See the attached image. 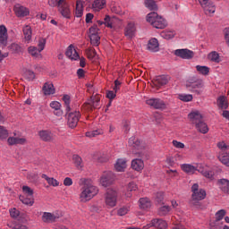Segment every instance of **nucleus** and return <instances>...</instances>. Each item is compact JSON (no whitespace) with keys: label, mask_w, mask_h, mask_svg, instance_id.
<instances>
[{"label":"nucleus","mask_w":229,"mask_h":229,"mask_svg":"<svg viewBox=\"0 0 229 229\" xmlns=\"http://www.w3.org/2000/svg\"><path fill=\"white\" fill-rule=\"evenodd\" d=\"M79 185L81 186L79 199L81 203H87L96 198L97 194H99V188L94 185L90 179L81 178L79 181Z\"/></svg>","instance_id":"obj_1"},{"label":"nucleus","mask_w":229,"mask_h":229,"mask_svg":"<svg viewBox=\"0 0 229 229\" xmlns=\"http://www.w3.org/2000/svg\"><path fill=\"white\" fill-rule=\"evenodd\" d=\"M186 89L190 92H193V94L200 96V94H203V90L205 89V82L199 78L193 77L186 81Z\"/></svg>","instance_id":"obj_2"},{"label":"nucleus","mask_w":229,"mask_h":229,"mask_svg":"<svg viewBox=\"0 0 229 229\" xmlns=\"http://www.w3.org/2000/svg\"><path fill=\"white\" fill-rule=\"evenodd\" d=\"M146 20L147 22H149L157 30H165V28H167V21L161 15H158L157 13H149L147 14Z\"/></svg>","instance_id":"obj_3"},{"label":"nucleus","mask_w":229,"mask_h":229,"mask_svg":"<svg viewBox=\"0 0 229 229\" xmlns=\"http://www.w3.org/2000/svg\"><path fill=\"white\" fill-rule=\"evenodd\" d=\"M129 147L131 148V153L136 155L140 158L144 157V150L146 149V143L140 141L139 139L135 137H131L129 139Z\"/></svg>","instance_id":"obj_4"},{"label":"nucleus","mask_w":229,"mask_h":229,"mask_svg":"<svg viewBox=\"0 0 229 229\" xmlns=\"http://www.w3.org/2000/svg\"><path fill=\"white\" fill-rule=\"evenodd\" d=\"M117 198H119L117 190L108 189L104 195L106 208H114V207H117Z\"/></svg>","instance_id":"obj_5"},{"label":"nucleus","mask_w":229,"mask_h":229,"mask_svg":"<svg viewBox=\"0 0 229 229\" xmlns=\"http://www.w3.org/2000/svg\"><path fill=\"white\" fill-rule=\"evenodd\" d=\"M191 192L192 205H196L194 201H201L207 198V191L203 189H199V185L198 183H194L191 186Z\"/></svg>","instance_id":"obj_6"},{"label":"nucleus","mask_w":229,"mask_h":229,"mask_svg":"<svg viewBox=\"0 0 229 229\" xmlns=\"http://www.w3.org/2000/svg\"><path fill=\"white\" fill-rule=\"evenodd\" d=\"M115 182V174L112 171L104 172L100 177V185L102 187H110Z\"/></svg>","instance_id":"obj_7"},{"label":"nucleus","mask_w":229,"mask_h":229,"mask_svg":"<svg viewBox=\"0 0 229 229\" xmlns=\"http://www.w3.org/2000/svg\"><path fill=\"white\" fill-rule=\"evenodd\" d=\"M205 15H213L216 13V5L211 0H198Z\"/></svg>","instance_id":"obj_8"},{"label":"nucleus","mask_w":229,"mask_h":229,"mask_svg":"<svg viewBox=\"0 0 229 229\" xmlns=\"http://www.w3.org/2000/svg\"><path fill=\"white\" fill-rule=\"evenodd\" d=\"M146 105H148V106L156 110H165V108H167L165 102L160 98H148L146 100Z\"/></svg>","instance_id":"obj_9"},{"label":"nucleus","mask_w":229,"mask_h":229,"mask_svg":"<svg viewBox=\"0 0 229 229\" xmlns=\"http://www.w3.org/2000/svg\"><path fill=\"white\" fill-rule=\"evenodd\" d=\"M81 117V114L80 111H73L68 114V126L70 128H76L78 126V123H80V118Z\"/></svg>","instance_id":"obj_10"},{"label":"nucleus","mask_w":229,"mask_h":229,"mask_svg":"<svg viewBox=\"0 0 229 229\" xmlns=\"http://www.w3.org/2000/svg\"><path fill=\"white\" fill-rule=\"evenodd\" d=\"M174 55L179 58H182V60H192L194 58V52L188 48L176 49Z\"/></svg>","instance_id":"obj_11"},{"label":"nucleus","mask_w":229,"mask_h":229,"mask_svg":"<svg viewBox=\"0 0 229 229\" xmlns=\"http://www.w3.org/2000/svg\"><path fill=\"white\" fill-rule=\"evenodd\" d=\"M153 226L155 228L165 229V228H167V222H165V220H162V219L155 218V219H152L151 222L149 224H148L147 225H145L143 228L149 229Z\"/></svg>","instance_id":"obj_12"},{"label":"nucleus","mask_w":229,"mask_h":229,"mask_svg":"<svg viewBox=\"0 0 229 229\" xmlns=\"http://www.w3.org/2000/svg\"><path fill=\"white\" fill-rule=\"evenodd\" d=\"M0 46H8V29L4 25H0Z\"/></svg>","instance_id":"obj_13"},{"label":"nucleus","mask_w":229,"mask_h":229,"mask_svg":"<svg viewBox=\"0 0 229 229\" xmlns=\"http://www.w3.org/2000/svg\"><path fill=\"white\" fill-rule=\"evenodd\" d=\"M131 167L137 173H142L144 170V160L142 158H134L131 162Z\"/></svg>","instance_id":"obj_14"},{"label":"nucleus","mask_w":229,"mask_h":229,"mask_svg":"<svg viewBox=\"0 0 229 229\" xmlns=\"http://www.w3.org/2000/svg\"><path fill=\"white\" fill-rule=\"evenodd\" d=\"M14 13L17 17H28L30 9L18 4L14 5Z\"/></svg>","instance_id":"obj_15"},{"label":"nucleus","mask_w":229,"mask_h":229,"mask_svg":"<svg viewBox=\"0 0 229 229\" xmlns=\"http://www.w3.org/2000/svg\"><path fill=\"white\" fill-rule=\"evenodd\" d=\"M137 33V27H135V22H129L124 30V35L127 38H133Z\"/></svg>","instance_id":"obj_16"},{"label":"nucleus","mask_w":229,"mask_h":229,"mask_svg":"<svg viewBox=\"0 0 229 229\" xmlns=\"http://www.w3.org/2000/svg\"><path fill=\"white\" fill-rule=\"evenodd\" d=\"M188 117L191 123H192V124H195V126L199 124V123H201V121H203V115L199 111H192L188 114Z\"/></svg>","instance_id":"obj_17"},{"label":"nucleus","mask_w":229,"mask_h":229,"mask_svg":"<svg viewBox=\"0 0 229 229\" xmlns=\"http://www.w3.org/2000/svg\"><path fill=\"white\" fill-rule=\"evenodd\" d=\"M65 55L67 58H69L70 60H73V61L80 60V54H78V52L76 51V48H74V46L72 45H70L67 47Z\"/></svg>","instance_id":"obj_18"},{"label":"nucleus","mask_w":229,"mask_h":229,"mask_svg":"<svg viewBox=\"0 0 229 229\" xmlns=\"http://www.w3.org/2000/svg\"><path fill=\"white\" fill-rule=\"evenodd\" d=\"M139 189V187L137 186V183H135L134 182H131L127 184L126 186V191L124 192V196L127 199H130L132 198L133 193L131 192H135V191H137Z\"/></svg>","instance_id":"obj_19"},{"label":"nucleus","mask_w":229,"mask_h":229,"mask_svg":"<svg viewBox=\"0 0 229 229\" xmlns=\"http://www.w3.org/2000/svg\"><path fill=\"white\" fill-rule=\"evenodd\" d=\"M168 81H169L167 80L165 75H159L154 79L152 83L153 87H155L156 89H160L161 87H163V85H167Z\"/></svg>","instance_id":"obj_20"},{"label":"nucleus","mask_w":229,"mask_h":229,"mask_svg":"<svg viewBox=\"0 0 229 229\" xmlns=\"http://www.w3.org/2000/svg\"><path fill=\"white\" fill-rule=\"evenodd\" d=\"M198 172L200 173V174H202L204 178H207V180H209L210 182L214 180V176H215L214 171L204 168L201 165H199Z\"/></svg>","instance_id":"obj_21"},{"label":"nucleus","mask_w":229,"mask_h":229,"mask_svg":"<svg viewBox=\"0 0 229 229\" xmlns=\"http://www.w3.org/2000/svg\"><path fill=\"white\" fill-rule=\"evenodd\" d=\"M43 94L45 96H53L56 92V89H55V85H53V82L48 81L45 82L42 88Z\"/></svg>","instance_id":"obj_22"},{"label":"nucleus","mask_w":229,"mask_h":229,"mask_svg":"<svg viewBox=\"0 0 229 229\" xmlns=\"http://www.w3.org/2000/svg\"><path fill=\"white\" fill-rule=\"evenodd\" d=\"M148 49L151 51V53H158L160 51V44L158 43V39L156 38H152L148 40Z\"/></svg>","instance_id":"obj_23"},{"label":"nucleus","mask_w":229,"mask_h":229,"mask_svg":"<svg viewBox=\"0 0 229 229\" xmlns=\"http://www.w3.org/2000/svg\"><path fill=\"white\" fill-rule=\"evenodd\" d=\"M58 8L61 15H63L64 19H69L71 17V8L67 2H64L61 5H58Z\"/></svg>","instance_id":"obj_24"},{"label":"nucleus","mask_w":229,"mask_h":229,"mask_svg":"<svg viewBox=\"0 0 229 229\" xmlns=\"http://www.w3.org/2000/svg\"><path fill=\"white\" fill-rule=\"evenodd\" d=\"M181 169L183 171V173H186V174H194V173L199 169V165L194 166L191 164H182L181 165Z\"/></svg>","instance_id":"obj_25"},{"label":"nucleus","mask_w":229,"mask_h":229,"mask_svg":"<svg viewBox=\"0 0 229 229\" xmlns=\"http://www.w3.org/2000/svg\"><path fill=\"white\" fill-rule=\"evenodd\" d=\"M126 158H119L116 160L114 164V169L118 173H124V169H126L127 165H126Z\"/></svg>","instance_id":"obj_26"},{"label":"nucleus","mask_w":229,"mask_h":229,"mask_svg":"<svg viewBox=\"0 0 229 229\" xmlns=\"http://www.w3.org/2000/svg\"><path fill=\"white\" fill-rule=\"evenodd\" d=\"M106 6V0H94L91 10L93 12H101Z\"/></svg>","instance_id":"obj_27"},{"label":"nucleus","mask_w":229,"mask_h":229,"mask_svg":"<svg viewBox=\"0 0 229 229\" xmlns=\"http://www.w3.org/2000/svg\"><path fill=\"white\" fill-rule=\"evenodd\" d=\"M56 219H58V216L51 212H44L41 216L43 223H55Z\"/></svg>","instance_id":"obj_28"},{"label":"nucleus","mask_w":229,"mask_h":229,"mask_svg":"<svg viewBox=\"0 0 229 229\" xmlns=\"http://www.w3.org/2000/svg\"><path fill=\"white\" fill-rule=\"evenodd\" d=\"M26 142V138L9 137L7 139L9 146H16L17 144L24 145Z\"/></svg>","instance_id":"obj_29"},{"label":"nucleus","mask_w":229,"mask_h":229,"mask_svg":"<svg viewBox=\"0 0 229 229\" xmlns=\"http://www.w3.org/2000/svg\"><path fill=\"white\" fill-rule=\"evenodd\" d=\"M139 207L141 210L151 208V200L148 197H143L139 199Z\"/></svg>","instance_id":"obj_30"},{"label":"nucleus","mask_w":229,"mask_h":229,"mask_svg":"<svg viewBox=\"0 0 229 229\" xmlns=\"http://www.w3.org/2000/svg\"><path fill=\"white\" fill-rule=\"evenodd\" d=\"M38 135L44 142H51L53 140V133L49 131H39Z\"/></svg>","instance_id":"obj_31"},{"label":"nucleus","mask_w":229,"mask_h":229,"mask_svg":"<svg viewBox=\"0 0 229 229\" xmlns=\"http://www.w3.org/2000/svg\"><path fill=\"white\" fill-rule=\"evenodd\" d=\"M217 158L221 164L229 167V153L228 152H218Z\"/></svg>","instance_id":"obj_32"},{"label":"nucleus","mask_w":229,"mask_h":229,"mask_svg":"<svg viewBox=\"0 0 229 229\" xmlns=\"http://www.w3.org/2000/svg\"><path fill=\"white\" fill-rule=\"evenodd\" d=\"M216 105L218 108H221V110H226V108H228V98L225 96L218 97Z\"/></svg>","instance_id":"obj_33"},{"label":"nucleus","mask_w":229,"mask_h":229,"mask_svg":"<svg viewBox=\"0 0 229 229\" xmlns=\"http://www.w3.org/2000/svg\"><path fill=\"white\" fill-rule=\"evenodd\" d=\"M28 53L29 55H31L33 58H42V54L40 50L35 46L29 47Z\"/></svg>","instance_id":"obj_34"},{"label":"nucleus","mask_w":229,"mask_h":229,"mask_svg":"<svg viewBox=\"0 0 229 229\" xmlns=\"http://www.w3.org/2000/svg\"><path fill=\"white\" fill-rule=\"evenodd\" d=\"M218 183L222 192H224L225 194H229V180L220 179Z\"/></svg>","instance_id":"obj_35"},{"label":"nucleus","mask_w":229,"mask_h":229,"mask_svg":"<svg viewBox=\"0 0 229 229\" xmlns=\"http://www.w3.org/2000/svg\"><path fill=\"white\" fill-rule=\"evenodd\" d=\"M41 178H44V180H46L48 185L51 187H58V185H60V182H58V180L55 179L54 177H49L46 174H43Z\"/></svg>","instance_id":"obj_36"},{"label":"nucleus","mask_w":229,"mask_h":229,"mask_svg":"<svg viewBox=\"0 0 229 229\" xmlns=\"http://www.w3.org/2000/svg\"><path fill=\"white\" fill-rule=\"evenodd\" d=\"M72 163L74 164L75 167L80 171L83 169V159H81V157L78 155H73Z\"/></svg>","instance_id":"obj_37"},{"label":"nucleus","mask_w":229,"mask_h":229,"mask_svg":"<svg viewBox=\"0 0 229 229\" xmlns=\"http://www.w3.org/2000/svg\"><path fill=\"white\" fill-rule=\"evenodd\" d=\"M144 6L150 10V12H157L158 10V5H157V2L154 0H145Z\"/></svg>","instance_id":"obj_38"},{"label":"nucleus","mask_w":229,"mask_h":229,"mask_svg":"<svg viewBox=\"0 0 229 229\" xmlns=\"http://www.w3.org/2000/svg\"><path fill=\"white\" fill-rule=\"evenodd\" d=\"M83 0L76 1L75 17L83 16Z\"/></svg>","instance_id":"obj_39"},{"label":"nucleus","mask_w":229,"mask_h":229,"mask_svg":"<svg viewBox=\"0 0 229 229\" xmlns=\"http://www.w3.org/2000/svg\"><path fill=\"white\" fill-rule=\"evenodd\" d=\"M176 32L174 30H163L160 33L162 38H165V40H171V38H174Z\"/></svg>","instance_id":"obj_40"},{"label":"nucleus","mask_w":229,"mask_h":229,"mask_svg":"<svg viewBox=\"0 0 229 229\" xmlns=\"http://www.w3.org/2000/svg\"><path fill=\"white\" fill-rule=\"evenodd\" d=\"M216 148L219 149V153H228L229 145L225 140L218 141Z\"/></svg>","instance_id":"obj_41"},{"label":"nucleus","mask_w":229,"mask_h":229,"mask_svg":"<svg viewBox=\"0 0 229 229\" xmlns=\"http://www.w3.org/2000/svg\"><path fill=\"white\" fill-rule=\"evenodd\" d=\"M177 98H179L180 101H183V103H189L194 99V97L192 94L180 93L177 95Z\"/></svg>","instance_id":"obj_42"},{"label":"nucleus","mask_w":229,"mask_h":229,"mask_svg":"<svg viewBox=\"0 0 229 229\" xmlns=\"http://www.w3.org/2000/svg\"><path fill=\"white\" fill-rule=\"evenodd\" d=\"M196 130H198L199 131V133H208V125H207L205 123V122L201 121L199 123H197L196 125Z\"/></svg>","instance_id":"obj_43"},{"label":"nucleus","mask_w":229,"mask_h":229,"mask_svg":"<svg viewBox=\"0 0 229 229\" xmlns=\"http://www.w3.org/2000/svg\"><path fill=\"white\" fill-rule=\"evenodd\" d=\"M23 35L27 42H30L31 40L32 30L30 25H25L23 27Z\"/></svg>","instance_id":"obj_44"},{"label":"nucleus","mask_w":229,"mask_h":229,"mask_svg":"<svg viewBox=\"0 0 229 229\" xmlns=\"http://www.w3.org/2000/svg\"><path fill=\"white\" fill-rule=\"evenodd\" d=\"M8 49L12 51L14 55H19L20 53H22V47L17 43H12L9 47Z\"/></svg>","instance_id":"obj_45"},{"label":"nucleus","mask_w":229,"mask_h":229,"mask_svg":"<svg viewBox=\"0 0 229 229\" xmlns=\"http://www.w3.org/2000/svg\"><path fill=\"white\" fill-rule=\"evenodd\" d=\"M208 60L214 62L215 64H219L221 62V57L219 56V53L213 51L210 52L208 55Z\"/></svg>","instance_id":"obj_46"},{"label":"nucleus","mask_w":229,"mask_h":229,"mask_svg":"<svg viewBox=\"0 0 229 229\" xmlns=\"http://www.w3.org/2000/svg\"><path fill=\"white\" fill-rule=\"evenodd\" d=\"M196 70L199 74H201L202 76H208L210 72V68L208 66H201V65H196Z\"/></svg>","instance_id":"obj_47"},{"label":"nucleus","mask_w":229,"mask_h":229,"mask_svg":"<svg viewBox=\"0 0 229 229\" xmlns=\"http://www.w3.org/2000/svg\"><path fill=\"white\" fill-rule=\"evenodd\" d=\"M7 226L12 229H28V227L21 223L13 221L7 224Z\"/></svg>","instance_id":"obj_48"},{"label":"nucleus","mask_w":229,"mask_h":229,"mask_svg":"<svg viewBox=\"0 0 229 229\" xmlns=\"http://www.w3.org/2000/svg\"><path fill=\"white\" fill-rule=\"evenodd\" d=\"M115 19L114 18H110V16H106L105 20H104V24L107 27V28H115V25H114V23L115 22Z\"/></svg>","instance_id":"obj_49"},{"label":"nucleus","mask_w":229,"mask_h":229,"mask_svg":"<svg viewBox=\"0 0 229 229\" xmlns=\"http://www.w3.org/2000/svg\"><path fill=\"white\" fill-rule=\"evenodd\" d=\"M91 46L98 47L101 44V38L99 35L89 36Z\"/></svg>","instance_id":"obj_50"},{"label":"nucleus","mask_w":229,"mask_h":229,"mask_svg":"<svg viewBox=\"0 0 229 229\" xmlns=\"http://www.w3.org/2000/svg\"><path fill=\"white\" fill-rule=\"evenodd\" d=\"M8 139V130L6 127L0 125V140H6Z\"/></svg>","instance_id":"obj_51"},{"label":"nucleus","mask_w":229,"mask_h":229,"mask_svg":"<svg viewBox=\"0 0 229 229\" xmlns=\"http://www.w3.org/2000/svg\"><path fill=\"white\" fill-rule=\"evenodd\" d=\"M47 40L45 38H40L38 41V48L42 53L46 49V44Z\"/></svg>","instance_id":"obj_52"},{"label":"nucleus","mask_w":229,"mask_h":229,"mask_svg":"<svg viewBox=\"0 0 229 229\" xmlns=\"http://www.w3.org/2000/svg\"><path fill=\"white\" fill-rule=\"evenodd\" d=\"M20 201H21L23 205H29V207H33V203H35L30 198H25L22 195L20 196Z\"/></svg>","instance_id":"obj_53"},{"label":"nucleus","mask_w":229,"mask_h":229,"mask_svg":"<svg viewBox=\"0 0 229 229\" xmlns=\"http://www.w3.org/2000/svg\"><path fill=\"white\" fill-rule=\"evenodd\" d=\"M169 212H171V207L169 206H163L158 209L159 216H167Z\"/></svg>","instance_id":"obj_54"},{"label":"nucleus","mask_w":229,"mask_h":229,"mask_svg":"<svg viewBox=\"0 0 229 229\" xmlns=\"http://www.w3.org/2000/svg\"><path fill=\"white\" fill-rule=\"evenodd\" d=\"M130 212V206H123L117 210V216H126Z\"/></svg>","instance_id":"obj_55"},{"label":"nucleus","mask_w":229,"mask_h":229,"mask_svg":"<svg viewBox=\"0 0 229 229\" xmlns=\"http://www.w3.org/2000/svg\"><path fill=\"white\" fill-rule=\"evenodd\" d=\"M23 75L27 80H29V81H33V80H35V72L31 70H25Z\"/></svg>","instance_id":"obj_56"},{"label":"nucleus","mask_w":229,"mask_h":229,"mask_svg":"<svg viewBox=\"0 0 229 229\" xmlns=\"http://www.w3.org/2000/svg\"><path fill=\"white\" fill-rule=\"evenodd\" d=\"M96 35H99V28H98V25H93L89 30V37H94Z\"/></svg>","instance_id":"obj_57"},{"label":"nucleus","mask_w":229,"mask_h":229,"mask_svg":"<svg viewBox=\"0 0 229 229\" xmlns=\"http://www.w3.org/2000/svg\"><path fill=\"white\" fill-rule=\"evenodd\" d=\"M225 216H226V210L225 209H220L215 214V217L216 221H222V219H224Z\"/></svg>","instance_id":"obj_58"},{"label":"nucleus","mask_w":229,"mask_h":229,"mask_svg":"<svg viewBox=\"0 0 229 229\" xmlns=\"http://www.w3.org/2000/svg\"><path fill=\"white\" fill-rule=\"evenodd\" d=\"M63 101L64 102L67 112H71V97L69 95H64L63 97Z\"/></svg>","instance_id":"obj_59"},{"label":"nucleus","mask_w":229,"mask_h":229,"mask_svg":"<svg viewBox=\"0 0 229 229\" xmlns=\"http://www.w3.org/2000/svg\"><path fill=\"white\" fill-rule=\"evenodd\" d=\"M103 130L98 129L95 131L86 132V137H98V135H102Z\"/></svg>","instance_id":"obj_60"},{"label":"nucleus","mask_w":229,"mask_h":229,"mask_svg":"<svg viewBox=\"0 0 229 229\" xmlns=\"http://www.w3.org/2000/svg\"><path fill=\"white\" fill-rule=\"evenodd\" d=\"M221 226H223V224L216 219L209 223L210 229H221Z\"/></svg>","instance_id":"obj_61"},{"label":"nucleus","mask_w":229,"mask_h":229,"mask_svg":"<svg viewBox=\"0 0 229 229\" xmlns=\"http://www.w3.org/2000/svg\"><path fill=\"white\" fill-rule=\"evenodd\" d=\"M86 55L89 60H92V58H96V55H98V53L96 52V49L89 48L86 50Z\"/></svg>","instance_id":"obj_62"},{"label":"nucleus","mask_w":229,"mask_h":229,"mask_svg":"<svg viewBox=\"0 0 229 229\" xmlns=\"http://www.w3.org/2000/svg\"><path fill=\"white\" fill-rule=\"evenodd\" d=\"M84 108H86V110H92L93 108H99V103L98 102H90L88 103L84 106Z\"/></svg>","instance_id":"obj_63"},{"label":"nucleus","mask_w":229,"mask_h":229,"mask_svg":"<svg viewBox=\"0 0 229 229\" xmlns=\"http://www.w3.org/2000/svg\"><path fill=\"white\" fill-rule=\"evenodd\" d=\"M22 191L24 194H26V196H29L30 198L33 197V190L29 186H22Z\"/></svg>","instance_id":"obj_64"}]
</instances>
